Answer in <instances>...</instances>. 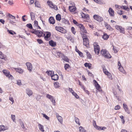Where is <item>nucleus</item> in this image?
I'll use <instances>...</instances> for the list:
<instances>
[{"label": "nucleus", "mask_w": 132, "mask_h": 132, "mask_svg": "<svg viewBox=\"0 0 132 132\" xmlns=\"http://www.w3.org/2000/svg\"><path fill=\"white\" fill-rule=\"evenodd\" d=\"M9 17L12 19H14L15 18V16L12 15L10 14H8V15Z\"/></svg>", "instance_id": "58836bf2"}, {"label": "nucleus", "mask_w": 132, "mask_h": 132, "mask_svg": "<svg viewBox=\"0 0 132 132\" xmlns=\"http://www.w3.org/2000/svg\"><path fill=\"white\" fill-rule=\"evenodd\" d=\"M99 16L98 15H95L93 16V18L96 20L98 21Z\"/></svg>", "instance_id": "4c0bfd02"}, {"label": "nucleus", "mask_w": 132, "mask_h": 132, "mask_svg": "<svg viewBox=\"0 0 132 132\" xmlns=\"http://www.w3.org/2000/svg\"><path fill=\"white\" fill-rule=\"evenodd\" d=\"M106 128L105 127H102L101 126H97L96 128V129L99 130H104Z\"/></svg>", "instance_id": "4be33fe9"}, {"label": "nucleus", "mask_w": 132, "mask_h": 132, "mask_svg": "<svg viewBox=\"0 0 132 132\" xmlns=\"http://www.w3.org/2000/svg\"><path fill=\"white\" fill-rule=\"evenodd\" d=\"M49 76H50L52 77L54 74V72L53 71H47L46 72Z\"/></svg>", "instance_id": "aec40b11"}, {"label": "nucleus", "mask_w": 132, "mask_h": 132, "mask_svg": "<svg viewBox=\"0 0 132 132\" xmlns=\"http://www.w3.org/2000/svg\"><path fill=\"white\" fill-rule=\"evenodd\" d=\"M103 20V18L102 17H100L99 16L98 18V21L101 22Z\"/></svg>", "instance_id": "680f3d73"}, {"label": "nucleus", "mask_w": 132, "mask_h": 132, "mask_svg": "<svg viewBox=\"0 0 132 132\" xmlns=\"http://www.w3.org/2000/svg\"><path fill=\"white\" fill-rule=\"evenodd\" d=\"M3 72L7 77H9V76L10 73L9 71L6 70H4L3 71Z\"/></svg>", "instance_id": "4468645a"}, {"label": "nucleus", "mask_w": 132, "mask_h": 132, "mask_svg": "<svg viewBox=\"0 0 132 132\" xmlns=\"http://www.w3.org/2000/svg\"><path fill=\"white\" fill-rule=\"evenodd\" d=\"M79 129L80 132H83L85 130L81 126L79 127Z\"/></svg>", "instance_id": "a18cd8bd"}, {"label": "nucleus", "mask_w": 132, "mask_h": 132, "mask_svg": "<svg viewBox=\"0 0 132 132\" xmlns=\"http://www.w3.org/2000/svg\"><path fill=\"white\" fill-rule=\"evenodd\" d=\"M47 3L51 8L53 9L56 10H58L57 6L54 5L52 2L48 1L47 2Z\"/></svg>", "instance_id": "7ed1b4c3"}, {"label": "nucleus", "mask_w": 132, "mask_h": 132, "mask_svg": "<svg viewBox=\"0 0 132 132\" xmlns=\"http://www.w3.org/2000/svg\"><path fill=\"white\" fill-rule=\"evenodd\" d=\"M0 58L2 59H3L6 61L7 60L6 56L4 55L0 51Z\"/></svg>", "instance_id": "9d476101"}, {"label": "nucleus", "mask_w": 132, "mask_h": 132, "mask_svg": "<svg viewBox=\"0 0 132 132\" xmlns=\"http://www.w3.org/2000/svg\"><path fill=\"white\" fill-rule=\"evenodd\" d=\"M120 108V106L119 105H117L116 106L115 108L114 109L115 110H117L119 109Z\"/></svg>", "instance_id": "13d9d810"}, {"label": "nucleus", "mask_w": 132, "mask_h": 132, "mask_svg": "<svg viewBox=\"0 0 132 132\" xmlns=\"http://www.w3.org/2000/svg\"><path fill=\"white\" fill-rule=\"evenodd\" d=\"M101 53L105 58H110L111 57V56L106 50L102 49L101 51Z\"/></svg>", "instance_id": "f257e3e1"}, {"label": "nucleus", "mask_w": 132, "mask_h": 132, "mask_svg": "<svg viewBox=\"0 0 132 132\" xmlns=\"http://www.w3.org/2000/svg\"><path fill=\"white\" fill-rule=\"evenodd\" d=\"M20 125H21V127L22 128H24V124L23 123V122L22 121H20Z\"/></svg>", "instance_id": "052dcab7"}, {"label": "nucleus", "mask_w": 132, "mask_h": 132, "mask_svg": "<svg viewBox=\"0 0 132 132\" xmlns=\"http://www.w3.org/2000/svg\"><path fill=\"white\" fill-rule=\"evenodd\" d=\"M121 8L122 9H124L126 10H128L129 9L127 6H122L121 7Z\"/></svg>", "instance_id": "09e8293b"}, {"label": "nucleus", "mask_w": 132, "mask_h": 132, "mask_svg": "<svg viewBox=\"0 0 132 132\" xmlns=\"http://www.w3.org/2000/svg\"><path fill=\"white\" fill-rule=\"evenodd\" d=\"M106 75H107L108 77L110 79H111L112 78V76L111 73H109V72L107 74H106Z\"/></svg>", "instance_id": "bf43d9fd"}, {"label": "nucleus", "mask_w": 132, "mask_h": 132, "mask_svg": "<svg viewBox=\"0 0 132 132\" xmlns=\"http://www.w3.org/2000/svg\"><path fill=\"white\" fill-rule=\"evenodd\" d=\"M113 50L114 51V53H117V52L118 51H117V49L116 47H113Z\"/></svg>", "instance_id": "774afa93"}, {"label": "nucleus", "mask_w": 132, "mask_h": 132, "mask_svg": "<svg viewBox=\"0 0 132 132\" xmlns=\"http://www.w3.org/2000/svg\"><path fill=\"white\" fill-rule=\"evenodd\" d=\"M93 125L94 127L96 128L97 127V126L96 125V122L94 120L93 121Z\"/></svg>", "instance_id": "e2e57ef3"}, {"label": "nucleus", "mask_w": 132, "mask_h": 132, "mask_svg": "<svg viewBox=\"0 0 132 132\" xmlns=\"http://www.w3.org/2000/svg\"><path fill=\"white\" fill-rule=\"evenodd\" d=\"M55 28L56 30L62 33H65L66 32V30L62 27L56 26Z\"/></svg>", "instance_id": "423d86ee"}, {"label": "nucleus", "mask_w": 132, "mask_h": 132, "mask_svg": "<svg viewBox=\"0 0 132 132\" xmlns=\"http://www.w3.org/2000/svg\"><path fill=\"white\" fill-rule=\"evenodd\" d=\"M72 94L77 98H79V97L78 95L75 92H74Z\"/></svg>", "instance_id": "a19ab883"}, {"label": "nucleus", "mask_w": 132, "mask_h": 132, "mask_svg": "<svg viewBox=\"0 0 132 132\" xmlns=\"http://www.w3.org/2000/svg\"><path fill=\"white\" fill-rule=\"evenodd\" d=\"M57 54L59 57H61L64 61L66 62L68 61V59L67 56H65L63 54L59 52L57 53Z\"/></svg>", "instance_id": "f03ea898"}, {"label": "nucleus", "mask_w": 132, "mask_h": 132, "mask_svg": "<svg viewBox=\"0 0 132 132\" xmlns=\"http://www.w3.org/2000/svg\"><path fill=\"white\" fill-rule=\"evenodd\" d=\"M56 20L57 21H60L61 19V15L59 14H57L56 16Z\"/></svg>", "instance_id": "c85d7f7f"}, {"label": "nucleus", "mask_w": 132, "mask_h": 132, "mask_svg": "<svg viewBox=\"0 0 132 132\" xmlns=\"http://www.w3.org/2000/svg\"><path fill=\"white\" fill-rule=\"evenodd\" d=\"M15 69L16 72H18L20 73H21L23 72L21 68H15Z\"/></svg>", "instance_id": "393cba45"}, {"label": "nucleus", "mask_w": 132, "mask_h": 132, "mask_svg": "<svg viewBox=\"0 0 132 132\" xmlns=\"http://www.w3.org/2000/svg\"><path fill=\"white\" fill-rule=\"evenodd\" d=\"M81 31L82 32V33L83 32L85 33H86L87 32V31L85 29V28L83 26L80 29Z\"/></svg>", "instance_id": "7c9ffc66"}, {"label": "nucleus", "mask_w": 132, "mask_h": 132, "mask_svg": "<svg viewBox=\"0 0 132 132\" xmlns=\"http://www.w3.org/2000/svg\"><path fill=\"white\" fill-rule=\"evenodd\" d=\"M69 65L68 64H65L64 66V68L66 70L69 68Z\"/></svg>", "instance_id": "5fc2aeb1"}, {"label": "nucleus", "mask_w": 132, "mask_h": 132, "mask_svg": "<svg viewBox=\"0 0 132 132\" xmlns=\"http://www.w3.org/2000/svg\"><path fill=\"white\" fill-rule=\"evenodd\" d=\"M115 28L120 33L124 34L125 33V29L121 26L119 25H116L115 27Z\"/></svg>", "instance_id": "39448f33"}, {"label": "nucleus", "mask_w": 132, "mask_h": 132, "mask_svg": "<svg viewBox=\"0 0 132 132\" xmlns=\"http://www.w3.org/2000/svg\"><path fill=\"white\" fill-rule=\"evenodd\" d=\"M94 48L95 47H100L98 45V44L97 43H94L93 44Z\"/></svg>", "instance_id": "49530a36"}, {"label": "nucleus", "mask_w": 132, "mask_h": 132, "mask_svg": "<svg viewBox=\"0 0 132 132\" xmlns=\"http://www.w3.org/2000/svg\"><path fill=\"white\" fill-rule=\"evenodd\" d=\"M48 21L51 24H53L55 23V20L53 17H50Z\"/></svg>", "instance_id": "f8f14e48"}, {"label": "nucleus", "mask_w": 132, "mask_h": 132, "mask_svg": "<svg viewBox=\"0 0 132 132\" xmlns=\"http://www.w3.org/2000/svg\"><path fill=\"white\" fill-rule=\"evenodd\" d=\"M91 64L90 63H85L84 65L86 67H87L89 69H90L91 67Z\"/></svg>", "instance_id": "2f4dec72"}, {"label": "nucleus", "mask_w": 132, "mask_h": 132, "mask_svg": "<svg viewBox=\"0 0 132 132\" xmlns=\"http://www.w3.org/2000/svg\"><path fill=\"white\" fill-rule=\"evenodd\" d=\"M7 129L6 127H5L4 125L0 126V131H4Z\"/></svg>", "instance_id": "6ab92c4d"}, {"label": "nucleus", "mask_w": 132, "mask_h": 132, "mask_svg": "<svg viewBox=\"0 0 132 132\" xmlns=\"http://www.w3.org/2000/svg\"><path fill=\"white\" fill-rule=\"evenodd\" d=\"M86 54L88 58L89 59L91 58V56L89 53L88 52H87Z\"/></svg>", "instance_id": "de8ad7c7"}, {"label": "nucleus", "mask_w": 132, "mask_h": 132, "mask_svg": "<svg viewBox=\"0 0 132 132\" xmlns=\"http://www.w3.org/2000/svg\"><path fill=\"white\" fill-rule=\"evenodd\" d=\"M117 13L119 15H121L122 14V11L120 10H118L117 11Z\"/></svg>", "instance_id": "69168bd1"}, {"label": "nucleus", "mask_w": 132, "mask_h": 132, "mask_svg": "<svg viewBox=\"0 0 132 132\" xmlns=\"http://www.w3.org/2000/svg\"><path fill=\"white\" fill-rule=\"evenodd\" d=\"M83 43L84 45L86 46V47H88V45L89 44V42L88 39L87 37L83 38Z\"/></svg>", "instance_id": "0eeeda50"}, {"label": "nucleus", "mask_w": 132, "mask_h": 132, "mask_svg": "<svg viewBox=\"0 0 132 132\" xmlns=\"http://www.w3.org/2000/svg\"><path fill=\"white\" fill-rule=\"evenodd\" d=\"M26 26L30 29H32V25L30 23L27 24Z\"/></svg>", "instance_id": "c03bdc74"}, {"label": "nucleus", "mask_w": 132, "mask_h": 132, "mask_svg": "<svg viewBox=\"0 0 132 132\" xmlns=\"http://www.w3.org/2000/svg\"><path fill=\"white\" fill-rule=\"evenodd\" d=\"M54 85L55 88H58L59 87V83L57 82L54 84Z\"/></svg>", "instance_id": "ea45409f"}, {"label": "nucleus", "mask_w": 132, "mask_h": 132, "mask_svg": "<svg viewBox=\"0 0 132 132\" xmlns=\"http://www.w3.org/2000/svg\"><path fill=\"white\" fill-rule=\"evenodd\" d=\"M51 33L49 32H47L46 34V36H45L44 38L45 40H47L51 35Z\"/></svg>", "instance_id": "f3484780"}, {"label": "nucleus", "mask_w": 132, "mask_h": 132, "mask_svg": "<svg viewBox=\"0 0 132 132\" xmlns=\"http://www.w3.org/2000/svg\"><path fill=\"white\" fill-rule=\"evenodd\" d=\"M26 65L29 71L31 72L32 69V64L29 62H27L26 63Z\"/></svg>", "instance_id": "1a4fd4ad"}, {"label": "nucleus", "mask_w": 132, "mask_h": 132, "mask_svg": "<svg viewBox=\"0 0 132 132\" xmlns=\"http://www.w3.org/2000/svg\"><path fill=\"white\" fill-rule=\"evenodd\" d=\"M123 106L125 112L128 114H129L130 113V112L127 105L125 104H123Z\"/></svg>", "instance_id": "6e6552de"}, {"label": "nucleus", "mask_w": 132, "mask_h": 132, "mask_svg": "<svg viewBox=\"0 0 132 132\" xmlns=\"http://www.w3.org/2000/svg\"><path fill=\"white\" fill-rule=\"evenodd\" d=\"M30 15L31 19L32 20H34L35 18V15L34 13L33 12H31L30 13Z\"/></svg>", "instance_id": "bb28decb"}, {"label": "nucleus", "mask_w": 132, "mask_h": 132, "mask_svg": "<svg viewBox=\"0 0 132 132\" xmlns=\"http://www.w3.org/2000/svg\"><path fill=\"white\" fill-rule=\"evenodd\" d=\"M103 70L104 73L106 75L109 72L105 68H103Z\"/></svg>", "instance_id": "4d7b16f0"}, {"label": "nucleus", "mask_w": 132, "mask_h": 132, "mask_svg": "<svg viewBox=\"0 0 132 132\" xmlns=\"http://www.w3.org/2000/svg\"><path fill=\"white\" fill-rule=\"evenodd\" d=\"M95 86L97 90H99V91H100L101 90V87L100 85L98 84L96 85Z\"/></svg>", "instance_id": "72a5a7b5"}, {"label": "nucleus", "mask_w": 132, "mask_h": 132, "mask_svg": "<svg viewBox=\"0 0 132 132\" xmlns=\"http://www.w3.org/2000/svg\"><path fill=\"white\" fill-rule=\"evenodd\" d=\"M35 6L37 7H40V4L39 3V2L37 1H36L35 3Z\"/></svg>", "instance_id": "cd10ccee"}, {"label": "nucleus", "mask_w": 132, "mask_h": 132, "mask_svg": "<svg viewBox=\"0 0 132 132\" xmlns=\"http://www.w3.org/2000/svg\"><path fill=\"white\" fill-rule=\"evenodd\" d=\"M120 117L121 119V120L122 123L123 124H124L125 122V120L124 117L122 116H121Z\"/></svg>", "instance_id": "c9c22d12"}, {"label": "nucleus", "mask_w": 132, "mask_h": 132, "mask_svg": "<svg viewBox=\"0 0 132 132\" xmlns=\"http://www.w3.org/2000/svg\"><path fill=\"white\" fill-rule=\"evenodd\" d=\"M69 10L70 11L73 12L75 11V7L74 6H71L69 7Z\"/></svg>", "instance_id": "c756f323"}, {"label": "nucleus", "mask_w": 132, "mask_h": 132, "mask_svg": "<svg viewBox=\"0 0 132 132\" xmlns=\"http://www.w3.org/2000/svg\"><path fill=\"white\" fill-rule=\"evenodd\" d=\"M43 117H44L47 120H49V118L47 116L46 114H43Z\"/></svg>", "instance_id": "6e6d98bb"}, {"label": "nucleus", "mask_w": 132, "mask_h": 132, "mask_svg": "<svg viewBox=\"0 0 132 132\" xmlns=\"http://www.w3.org/2000/svg\"><path fill=\"white\" fill-rule=\"evenodd\" d=\"M7 31L9 34L12 35H13V32L14 34H16V33L15 32L12 30H7Z\"/></svg>", "instance_id": "e433bc0d"}, {"label": "nucleus", "mask_w": 132, "mask_h": 132, "mask_svg": "<svg viewBox=\"0 0 132 132\" xmlns=\"http://www.w3.org/2000/svg\"><path fill=\"white\" fill-rule=\"evenodd\" d=\"M75 121L76 123L77 124H78L79 125H80V124L79 122V119L78 118L76 117H75Z\"/></svg>", "instance_id": "37998d69"}, {"label": "nucleus", "mask_w": 132, "mask_h": 132, "mask_svg": "<svg viewBox=\"0 0 132 132\" xmlns=\"http://www.w3.org/2000/svg\"><path fill=\"white\" fill-rule=\"evenodd\" d=\"M62 22L65 24H69V21L68 20H66L64 18H62L61 19Z\"/></svg>", "instance_id": "412c9836"}, {"label": "nucleus", "mask_w": 132, "mask_h": 132, "mask_svg": "<svg viewBox=\"0 0 132 132\" xmlns=\"http://www.w3.org/2000/svg\"><path fill=\"white\" fill-rule=\"evenodd\" d=\"M119 69L121 72H123L124 71L123 68L122 66L119 67Z\"/></svg>", "instance_id": "603ef678"}, {"label": "nucleus", "mask_w": 132, "mask_h": 132, "mask_svg": "<svg viewBox=\"0 0 132 132\" xmlns=\"http://www.w3.org/2000/svg\"><path fill=\"white\" fill-rule=\"evenodd\" d=\"M37 31V35L38 37H41L42 36V35L43 34V32L39 30H38Z\"/></svg>", "instance_id": "a878e982"}, {"label": "nucleus", "mask_w": 132, "mask_h": 132, "mask_svg": "<svg viewBox=\"0 0 132 132\" xmlns=\"http://www.w3.org/2000/svg\"><path fill=\"white\" fill-rule=\"evenodd\" d=\"M46 97L47 98L50 100L52 102V103L54 105H56L55 99L53 96L48 94H47L46 95Z\"/></svg>", "instance_id": "20e7f679"}, {"label": "nucleus", "mask_w": 132, "mask_h": 132, "mask_svg": "<svg viewBox=\"0 0 132 132\" xmlns=\"http://www.w3.org/2000/svg\"><path fill=\"white\" fill-rule=\"evenodd\" d=\"M37 41L38 43L39 44L42 43H43V41L40 39H37Z\"/></svg>", "instance_id": "8fccbe9b"}, {"label": "nucleus", "mask_w": 132, "mask_h": 132, "mask_svg": "<svg viewBox=\"0 0 132 132\" xmlns=\"http://www.w3.org/2000/svg\"><path fill=\"white\" fill-rule=\"evenodd\" d=\"M15 116L14 115H11V118L12 120L13 121H14L15 119Z\"/></svg>", "instance_id": "864d4df0"}, {"label": "nucleus", "mask_w": 132, "mask_h": 132, "mask_svg": "<svg viewBox=\"0 0 132 132\" xmlns=\"http://www.w3.org/2000/svg\"><path fill=\"white\" fill-rule=\"evenodd\" d=\"M100 48L99 47H95L94 48V51L95 53L97 55H98L100 51Z\"/></svg>", "instance_id": "a211bd4d"}, {"label": "nucleus", "mask_w": 132, "mask_h": 132, "mask_svg": "<svg viewBox=\"0 0 132 132\" xmlns=\"http://www.w3.org/2000/svg\"><path fill=\"white\" fill-rule=\"evenodd\" d=\"M7 77L9 78V79L10 80H12L13 79V77L10 74V75L9 77Z\"/></svg>", "instance_id": "0e129e2a"}, {"label": "nucleus", "mask_w": 132, "mask_h": 132, "mask_svg": "<svg viewBox=\"0 0 132 132\" xmlns=\"http://www.w3.org/2000/svg\"><path fill=\"white\" fill-rule=\"evenodd\" d=\"M56 117L59 121L61 123H62L63 121L62 118L61 116H57Z\"/></svg>", "instance_id": "5701e85b"}, {"label": "nucleus", "mask_w": 132, "mask_h": 132, "mask_svg": "<svg viewBox=\"0 0 132 132\" xmlns=\"http://www.w3.org/2000/svg\"><path fill=\"white\" fill-rule=\"evenodd\" d=\"M52 79L54 80H58L59 78V76L56 74H54V75L52 76Z\"/></svg>", "instance_id": "2eb2a0df"}, {"label": "nucleus", "mask_w": 132, "mask_h": 132, "mask_svg": "<svg viewBox=\"0 0 132 132\" xmlns=\"http://www.w3.org/2000/svg\"><path fill=\"white\" fill-rule=\"evenodd\" d=\"M109 36L106 34H104L103 36V38L104 39L106 40L108 39Z\"/></svg>", "instance_id": "473e14b6"}, {"label": "nucleus", "mask_w": 132, "mask_h": 132, "mask_svg": "<svg viewBox=\"0 0 132 132\" xmlns=\"http://www.w3.org/2000/svg\"><path fill=\"white\" fill-rule=\"evenodd\" d=\"M94 1L95 2H96L97 3L100 4H103V3L102 2L101 0H94Z\"/></svg>", "instance_id": "f704fd0d"}, {"label": "nucleus", "mask_w": 132, "mask_h": 132, "mask_svg": "<svg viewBox=\"0 0 132 132\" xmlns=\"http://www.w3.org/2000/svg\"><path fill=\"white\" fill-rule=\"evenodd\" d=\"M26 93L29 96L32 95V91L29 88H27L26 90Z\"/></svg>", "instance_id": "ddd939ff"}, {"label": "nucleus", "mask_w": 132, "mask_h": 132, "mask_svg": "<svg viewBox=\"0 0 132 132\" xmlns=\"http://www.w3.org/2000/svg\"><path fill=\"white\" fill-rule=\"evenodd\" d=\"M17 84L19 85H21L22 84L21 80H18L17 81Z\"/></svg>", "instance_id": "338daca9"}, {"label": "nucleus", "mask_w": 132, "mask_h": 132, "mask_svg": "<svg viewBox=\"0 0 132 132\" xmlns=\"http://www.w3.org/2000/svg\"><path fill=\"white\" fill-rule=\"evenodd\" d=\"M75 29L73 27H72L71 28V30L72 32L74 34H75L76 32L75 31Z\"/></svg>", "instance_id": "3c124183"}, {"label": "nucleus", "mask_w": 132, "mask_h": 132, "mask_svg": "<svg viewBox=\"0 0 132 132\" xmlns=\"http://www.w3.org/2000/svg\"><path fill=\"white\" fill-rule=\"evenodd\" d=\"M38 126L40 130L43 132H44V129L43 126L40 124H39Z\"/></svg>", "instance_id": "b1692460"}, {"label": "nucleus", "mask_w": 132, "mask_h": 132, "mask_svg": "<svg viewBox=\"0 0 132 132\" xmlns=\"http://www.w3.org/2000/svg\"><path fill=\"white\" fill-rule=\"evenodd\" d=\"M49 44L50 45L53 47H54L56 45V43L52 40L49 41Z\"/></svg>", "instance_id": "dca6fc26"}, {"label": "nucleus", "mask_w": 132, "mask_h": 132, "mask_svg": "<svg viewBox=\"0 0 132 132\" xmlns=\"http://www.w3.org/2000/svg\"><path fill=\"white\" fill-rule=\"evenodd\" d=\"M106 27L107 29L110 30L111 31H112V30H113L112 28L111 27V26H110V25L109 24V25L108 26Z\"/></svg>", "instance_id": "79ce46f5"}, {"label": "nucleus", "mask_w": 132, "mask_h": 132, "mask_svg": "<svg viewBox=\"0 0 132 132\" xmlns=\"http://www.w3.org/2000/svg\"><path fill=\"white\" fill-rule=\"evenodd\" d=\"M110 15L111 16H114V11L111 8H110L108 10Z\"/></svg>", "instance_id": "9b49d317"}]
</instances>
